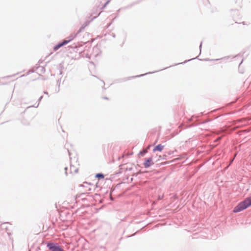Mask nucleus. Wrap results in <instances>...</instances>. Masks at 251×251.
Returning a JSON list of instances; mask_svg holds the SVG:
<instances>
[{"mask_svg":"<svg viewBox=\"0 0 251 251\" xmlns=\"http://www.w3.org/2000/svg\"><path fill=\"white\" fill-rule=\"evenodd\" d=\"M251 205V197L246 199L243 201L239 203L233 209V212L237 213L245 209Z\"/></svg>","mask_w":251,"mask_h":251,"instance_id":"f257e3e1","label":"nucleus"},{"mask_svg":"<svg viewBox=\"0 0 251 251\" xmlns=\"http://www.w3.org/2000/svg\"><path fill=\"white\" fill-rule=\"evenodd\" d=\"M47 247L51 251H63L59 247L53 243H48Z\"/></svg>","mask_w":251,"mask_h":251,"instance_id":"f03ea898","label":"nucleus"},{"mask_svg":"<svg viewBox=\"0 0 251 251\" xmlns=\"http://www.w3.org/2000/svg\"><path fill=\"white\" fill-rule=\"evenodd\" d=\"M151 162H152L151 158H149L147 159L144 163V167L145 168L149 167L151 164Z\"/></svg>","mask_w":251,"mask_h":251,"instance_id":"7ed1b4c3","label":"nucleus"},{"mask_svg":"<svg viewBox=\"0 0 251 251\" xmlns=\"http://www.w3.org/2000/svg\"><path fill=\"white\" fill-rule=\"evenodd\" d=\"M164 147V146H163L161 144H159L154 148V149L153 150V152H155L156 151H162L163 150Z\"/></svg>","mask_w":251,"mask_h":251,"instance_id":"20e7f679","label":"nucleus"},{"mask_svg":"<svg viewBox=\"0 0 251 251\" xmlns=\"http://www.w3.org/2000/svg\"><path fill=\"white\" fill-rule=\"evenodd\" d=\"M62 46H63V42L59 43L58 45H56L54 47V50H57L59 48L61 47Z\"/></svg>","mask_w":251,"mask_h":251,"instance_id":"39448f33","label":"nucleus"},{"mask_svg":"<svg viewBox=\"0 0 251 251\" xmlns=\"http://www.w3.org/2000/svg\"><path fill=\"white\" fill-rule=\"evenodd\" d=\"M96 177H99V178H103L104 176L101 174H98L96 175Z\"/></svg>","mask_w":251,"mask_h":251,"instance_id":"423d86ee","label":"nucleus"},{"mask_svg":"<svg viewBox=\"0 0 251 251\" xmlns=\"http://www.w3.org/2000/svg\"><path fill=\"white\" fill-rule=\"evenodd\" d=\"M68 42V41H64V42H63V44L64 45L67 44Z\"/></svg>","mask_w":251,"mask_h":251,"instance_id":"0eeeda50","label":"nucleus"},{"mask_svg":"<svg viewBox=\"0 0 251 251\" xmlns=\"http://www.w3.org/2000/svg\"><path fill=\"white\" fill-rule=\"evenodd\" d=\"M42 70H43L44 71H45V68H43V67H42Z\"/></svg>","mask_w":251,"mask_h":251,"instance_id":"6e6552de","label":"nucleus"}]
</instances>
